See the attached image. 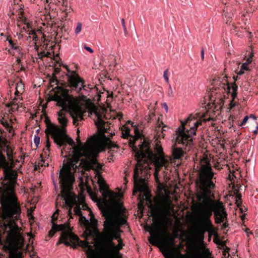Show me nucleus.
<instances>
[{"label":"nucleus","mask_w":258,"mask_h":258,"mask_svg":"<svg viewBox=\"0 0 258 258\" xmlns=\"http://www.w3.org/2000/svg\"><path fill=\"white\" fill-rule=\"evenodd\" d=\"M16 91L15 93V99H16V96H19V94L21 92L24 90V84L21 81H19L16 85Z\"/></svg>","instance_id":"20"},{"label":"nucleus","mask_w":258,"mask_h":258,"mask_svg":"<svg viewBox=\"0 0 258 258\" xmlns=\"http://www.w3.org/2000/svg\"><path fill=\"white\" fill-rule=\"evenodd\" d=\"M50 142L49 141L48 138H47V140H46V141L45 148L44 149L45 153H46V151H48V152L49 151V148H50Z\"/></svg>","instance_id":"34"},{"label":"nucleus","mask_w":258,"mask_h":258,"mask_svg":"<svg viewBox=\"0 0 258 258\" xmlns=\"http://www.w3.org/2000/svg\"><path fill=\"white\" fill-rule=\"evenodd\" d=\"M53 184H54V186H56V183L54 180H53Z\"/></svg>","instance_id":"53"},{"label":"nucleus","mask_w":258,"mask_h":258,"mask_svg":"<svg viewBox=\"0 0 258 258\" xmlns=\"http://www.w3.org/2000/svg\"><path fill=\"white\" fill-rule=\"evenodd\" d=\"M18 97H19V96H16V99H15V98L14 100L13 101V103L14 104H15V103L17 104L18 103H19V101L17 102Z\"/></svg>","instance_id":"45"},{"label":"nucleus","mask_w":258,"mask_h":258,"mask_svg":"<svg viewBox=\"0 0 258 258\" xmlns=\"http://www.w3.org/2000/svg\"><path fill=\"white\" fill-rule=\"evenodd\" d=\"M95 124L97 127L98 132L99 134V135H96L93 137H91L88 139L87 142L85 145H83L82 143L78 141V144L77 146L73 147L72 149V153H77V150H82L83 148L86 146H89V142L88 141L90 139L92 138H94L96 139H97L99 142L100 147V151H101V141H107L108 138L104 134L105 133L107 132V128H105L104 126L105 122L99 117L98 116L97 119L95 121Z\"/></svg>","instance_id":"11"},{"label":"nucleus","mask_w":258,"mask_h":258,"mask_svg":"<svg viewBox=\"0 0 258 258\" xmlns=\"http://www.w3.org/2000/svg\"><path fill=\"white\" fill-rule=\"evenodd\" d=\"M240 210H241V212H243V210L242 209V208H240Z\"/></svg>","instance_id":"57"},{"label":"nucleus","mask_w":258,"mask_h":258,"mask_svg":"<svg viewBox=\"0 0 258 258\" xmlns=\"http://www.w3.org/2000/svg\"><path fill=\"white\" fill-rule=\"evenodd\" d=\"M168 89H169V91H168V94H167L168 96L170 98L173 97L174 96V93H173V90L172 89L171 86L169 84V86H168Z\"/></svg>","instance_id":"31"},{"label":"nucleus","mask_w":258,"mask_h":258,"mask_svg":"<svg viewBox=\"0 0 258 258\" xmlns=\"http://www.w3.org/2000/svg\"><path fill=\"white\" fill-rule=\"evenodd\" d=\"M0 35H1V36H4V34H3V33H1V34H0Z\"/></svg>","instance_id":"55"},{"label":"nucleus","mask_w":258,"mask_h":258,"mask_svg":"<svg viewBox=\"0 0 258 258\" xmlns=\"http://www.w3.org/2000/svg\"><path fill=\"white\" fill-rule=\"evenodd\" d=\"M121 22L122 26L123 27L124 35L125 36H126L128 34V32H127V29H126V27L125 26V20H124V18L121 19Z\"/></svg>","instance_id":"28"},{"label":"nucleus","mask_w":258,"mask_h":258,"mask_svg":"<svg viewBox=\"0 0 258 258\" xmlns=\"http://www.w3.org/2000/svg\"><path fill=\"white\" fill-rule=\"evenodd\" d=\"M155 150L158 154H154L150 150L148 143L144 142L141 145L140 149L135 150V158L137 164L134 170V179L135 182V188L134 195L136 192L144 193L143 199L150 201V194L149 192L146 184L145 179L140 177V174H147L149 169L150 163L153 162L155 165V177L157 178V174L160 169L166 165L168 161L164 158L162 154V148L159 144H157Z\"/></svg>","instance_id":"3"},{"label":"nucleus","mask_w":258,"mask_h":258,"mask_svg":"<svg viewBox=\"0 0 258 258\" xmlns=\"http://www.w3.org/2000/svg\"><path fill=\"white\" fill-rule=\"evenodd\" d=\"M170 235H172L173 237H175V239L176 238H177L178 237V232H176L173 234H170Z\"/></svg>","instance_id":"43"},{"label":"nucleus","mask_w":258,"mask_h":258,"mask_svg":"<svg viewBox=\"0 0 258 258\" xmlns=\"http://www.w3.org/2000/svg\"><path fill=\"white\" fill-rule=\"evenodd\" d=\"M150 228V227H148V229H147V231H149V229Z\"/></svg>","instance_id":"56"},{"label":"nucleus","mask_w":258,"mask_h":258,"mask_svg":"<svg viewBox=\"0 0 258 258\" xmlns=\"http://www.w3.org/2000/svg\"><path fill=\"white\" fill-rule=\"evenodd\" d=\"M249 117H250V118H253L254 120H256V117H255L254 115H253V114H251V115H250V116H249Z\"/></svg>","instance_id":"49"},{"label":"nucleus","mask_w":258,"mask_h":258,"mask_svg":"<svg viewBox=\"0 0 258 258\" xmlns=\"http://www.w3.org/2000/svg\"><path fill=\"white\" fill-rule=\"evenodd\" d=\"M130 129L126 126H124L122 127V137L123 138H127L129 136H130Z\"/></svg>","instance_id":"25"},{"label":"nucleus","mask_w":258,"mask_h":258,"mask_svg":"<svg viewBox=\"0 0 258 258\" xmlns=\"http://www.w3.org/2000/svg\"><path fill=\"white\" fill-rule=\"evenodd\" d=\"M228 11V10L227 8H226V10H224V14L223 15L225 17H228L229 18H231L232 14L231 13H229Z\"/></svg>","instance_id":"36"},{"label":"nucleus","mask_w":258,"mask_h":258,"mask_svg":"<svg viewBox=\"0 0 258 258\" xmlns=\"http://www.w3.org/2000/svg\"><path fill=\"white\" fill-rule=\"evenodd\" d=\"M88 142L89 146L84 147L81 150H77V153H72V158L63 164L62 167L68 165L70 167L69 171L74 176V173L78 167L77 164L80 160V165H82L84 169L94 170L96 175L98 177V182L100 190L103 191L106 195L112 194V192L106 189L105 181L101 176L102 165L95 159V156L100 152L99 142L97 139L92 138L89 140Z\"/></svg>","instance_id":"5"},{"label":"nucleus","mask_w":258,"mask_h":258,"mask_svg":"<svg viewBox=\"0 0 258 258\" xmlns=\"http://www.w3.org/2000/svg\"><path fill=\"white\" fill-rule=\"evenodd\" d=\"M58 89L61 94H55L53 99L57 102L58 106L62 107L57 112L58 120L62 127L59 128L55 124L49 122L47 124L46 132L51 135L54 143L60 148L66 145V142H68L72 146L74 144L73 140L69 138L66 134L65 127L67 125L68 119L66 117L65 111L71 112L74 123L79 119L83 118V112L82 109L75 104L73 97L68 94L67 89L61 87H58Z\"/></svg>","instance_id":"4"},{"label":"nucleus","mask_w":258,"mask_h":258,"mask_svg":"<svg viewBox=\"0 0 258 258\" xmlns=\"http://www.w3.org/2000/svg\"><path fill=\"white\" fill-rule=\"evenodd\" d=\"M234 106V104H232L231 103V107H233Z\"/></svg>","instance_id":"54"},{"label":"nucleus","mask_w":258,"mask_h":258,"mask_svg":"<svg viewBox=\"0 0 258 258\" xmlns=\"http://www.w3.org/2000/svg\"><path fill=\"white\" fill-rule=\"evenodd\" d=\"M161 204L163 212L165 214L170 215L171 212L173 211L174 209L172 202L168 197L162 199L161 201Z\"/></svg>","instance_id":"18"},{"label":"nucleus","mask_w":258,"mask_h":258,"mask_svg":"<svg viewBox=\"0 0 258 258\" xmlns=\"http://www.w3.org/2000/svg\"><path fill=\"white\" fill-rule=\"evenodd\" d=\"M2 124L4 126L8 127L10 126V123L7 121H2Z\"/></svg>","instance_id":"42"},{"label":"nucleus","mask_w":258,"mask_h":258,"mask_svg":"<svg viewBox=\"0 0 258 258\" xmlns=\"http://www.w3.org/2000/svg\"><path fill=\"white\" fill-rule=\"evenodd\" d=\"M2 205L5 214L8 217L18 219L21 213V209L13 190L9 192L8 198L3 201Z\"/></svg>","instance_id":"10"},{"label":"nucleus","mask_w":258,"mask_h":258,"mask_svg":"<svg viewBox=\"0 0 258 258\" xmlns=\"http://www.w3.org/2000/svg\"><path fill=\"white\" fill-rule=\"evenodd\" d=\"M257 131H258V125L256 126V128L254 130H253L252 132L254 134L256 135V134H257V133H258Z\"/></svg>","instance_id":"44"},{"label":"nucleus","mask_w":258,"mask_h":258,"mask_svg":"<svg viewBox=\"0 0 258 258\" xmlns=\"http://www.w3.org/2000/svg\"><path fill=\"white\" fill-rule=\"evenodd\" d=\"M235 202L237 206H240L241 204V196L238 195L235 197Z\"/></svg>","instance_id":"35"},{"label":"nucleus","mask_w":258,"mask_h":258,"mask_svg":"<svg viewBox=\"0 0 258 258\" xmlns=\"http://www.w3.org/2000/svg\"><path fill=\"white\" fill-rule=\"evenodd\" d=\"M222 229H225V228H226L228 227V224L227 223V220L226 221H224V222H222Z\"/></svg>","instance_id":"37"},{"label":"nucleus","mask_w":258,"mask_h":258,"mask_svg":"<svg viewBox=\"0 0 258 258\" xmlns=\"http://www.w3.org/2000/svg\"><path fill=\"white\" fill-rule=\"evenodd\" d=\"M63 67L67 70L66 76L68 78V81L71 87L77 92H79L82 90H84L88 93L93 88V86L90 84L85 85L84 84V81L80 78L76 71H71L67 65H63Z\"/></svg>","instance_id":"12"},{"label":"nucleus","mask_w":258,"mask_h":258,"mask_svg":"<svg viewBox=\"0 0 258 258\" xmlns=\"http://www.w3.org/2000/svg\"><path fill=\"white\" fill-rule=\"evenodd\" d=\"M82 30V24L80 22L77 23V27L75 30L76 34H78L80 33Z\"/></svg>","instance_id":"30"},{"label":"nucleus","mask_w":258,"mask_h":258,"mask_svg":"<svg viewBox=\"0 0 258 258\" xmlns=\"http://www.w3.org/2000/svg\"><path fill=\"white\" fill-rule=\"evenodd\" d=\"M195 214L196 219L200 222L198 225L199 238L197 241L200 244H203L204 234L206 232L208 231L206 230L208 229L209 225L206 222V217L201 214V212L198 209H195Z\"/></svg>","instance_id":"14"},{"label":"nucleus","mask_w":258,"mask_h":258,"mask_svg":"<svg viewBox=\"0 0 258 258\" xmlns=\"http://www.w3.org/2000/svg\"><path fill=\"white\" fill-rule=\"evenodd\" d=\"M102 212L105 220L103 230L99 236V251L98 252L89 245L86 254L88 258H122L123 254L119 251L124 245L120 238L121 226L125 224L126 220L123 217L116 215L113 210L108 207L102 209Z\"/></svg>","instance_id":"2"},{"label":"nucleus","mask_w":258,"mask_h":258,"mask_svg":"<svg viewBox=\"0 0 258 258\" xmlns=\"http://www.w3.org/2000/svg\"><path fill=\"white\" fill-rule=\"evenodd\" d=\"M68 165L61 167L59 171L58 178L61 183V197L64 200L66 206L68 209L69 215L72 217V208L76 206L74 208L75 214L82 218H85L82 215L80 205L83 204L84 209L88 208L87 206L84 204V197L81 196L80 198L77 197L71 190L73 184L75 181V176L69 171Z\"/></svg>","instance_id":"6"},{"label":"nucleus","mask_w":258,"mask_h":258,"mask_svg":"<svg viewBox=\"0 0 258 258\" xmlns=\"http://www.w3.org/2000/svg\"><path fill=\"white\" fill-rule=\"evenodd\" d=\"M245 62H247V64L249 66L253 60V52L252 50L249 52L247 54V56H245Z\"/></svg>","instance_id":"26"},{"label":"nucleus","mask_w":258,"mask_h":258,"mask_svg":"<svg viewBox=\"0 0 258 258\" xmlns=\"http://www.w3.org/2000/svg\"><path fill=\"white\" fill-rule=\"evenodd\" d=\"M41 162L43 163V164L42 163L41 164L40 163H39V165H41V166H46L48 165V162H45V161L44 159H43L42 158L41 159Z\"/></svg>","instance_id":"38"},{"label":"nucleus","mask_w":258,"mask_h":258,"mask_svg":"<svg viewBox=\"0 0 258 258\" xmlns=\"http://www.w3.org/2000/svg\"><path fill=\"white\" fill-rule=\"evenodd\" d=\"M17 36L19 39H21L23 37V35L21 33H17Z\"/></svg>","instance_id":"46"},{"label":"nucleus","mask_w":258,"mask_h":258,"mask_svg":"<svg viewBox=\"0 0 258 258\" xmlns=\"http://www.w3.org/2000/svg\"><path fill=\"white\" fill-rule=\"evenodd\" d=\"M183 155V151L181 148H174L172 150V155L174 159H179Z\"/></svg>","instance_id":"21"},{"label":"nucleus","mask_w":258,"mask_h":258,"mask_svg":"<svg viewBox=\"0 0 258 258\" xmlns=\"http://www.w3.org/2000/svg\"><path fill=\"white\" fill-rule=\"evenodd\" d=\"M84 48L87 51H88V52H89L90 53L93 52V50L91 47H90L89 46H87L85 45V47H84Z\"/></svg>","instance_id":"41"},{"label":"nucleus","mask_w":258,"mask_h":258,"mask_svg":"<svg viewBox=\"0 0 258 258\" xmlns=\"http://www.w3.org/2000/svg\"><path fill=\"white\" fill-rule=\"evenodd\" d=\"M245 217V215H242L241 216V218L242 219H243Z\"/></svg>","instance_id":"50"},{"label":"nucleus","mask_w":258,"mask_h":258,"mask_svg":"<svg viewBox=\"0 0 258 258\" xmlns=\"http://www.w3.org/2000/svg\"><path fill=\"white\" fill-rule=\"evenodd\" d=\"M208 220H206V222L207 224L209 225V227L208 230V232L209 235V237H210L212 235H216V232L215 231V229L214 228L213 225L211 221H208Z\"/></svg>","instance_id":"23"},{"label":"nucleus","mask_w":258,"mask_h":258,"mask_svg":"<svg viewBox=\"0 0 258 258\" xmlns=\"http://www.w3.org/2000/svg\"><path fill=\"white\" fill-rule=\"evenodd\" d=\"M6 41L9 42L10 47L9 50V53H13L16 56L17 62L20 63L21 59L25 56L22 48L19 46L17 42H15L11 39H9L8 36L7 37Z\"/></svg>","instance_id":"16"},{"label":"nucleus","mask_w":258,"mask_h":258,"mask_svg":"<svg viewBox=\"0 0 258 258\" xmlns=\"http://www.w3.org/2000/svg\"><path fill=\"white\" fill-rule=\"evenodd\" d=\"M127 123H130L133 127H134V130H135V132L136 136H137V137L139 136L140 132H139V131L138 130V126H137V125L136 124H135L134 122H133L131 121H130V120H128L127 121Z\"/></svg>","instance_id":"27"},{"label":"nucleus","mask_w":258,"mask_h":258,"mask_svg":"<svg viewBox=\"0 0 258 258\" xmlns=\"http://www.w3.org/2000/svg\"><path fill=\"white\" fill-rule=\"evenodd\" d=\"M157 225L165 232L167 237L164 240H162L160 238L161 232H151V236L149 238V242L153 245L158 246L162 251L165 258H176V249L174 246L175 237L170 235L169 233L166 232L167 227L164 220H160L157 223Z\"/></svg>","instance_id":"8"},{"label":"nucleus","mask_w":258,"mask_h":258,"mask_svg":"<svg viewBox=\"0 0 258 258\" xmlns=\"http://www.w3.org/2000/svg\"><path fill=\"white\" fill-rule=\"evenodd\" d=\"M163 78L165 81V82L169 84V77H168V70H166L165 71H164V73H163Z\"/></svg>","instance_id":"32"},{"label":"nucleus","mask_w":258,"mask_h":258,"mask_svg":"<svg viewBox=\"0 0 258 258\" xmlns=\"http://www.w3.org/2000/svg\"><path fill=\"white\" fill-rule=\"evenodd\" d=\"M39 129H38V130H37V131H36V132H39Z\"/></svg>","instance_id":"59"},{"label":"nucleus","mask_w":258,"mask_h":258,"mask_svg":"<svg viewBox=\"0 0 258 258\" xmlns=\"http://www.w3.org/2000/svg\"><path fill=\"white\" fill-rule=\"evenodd\" d=\"M33 141L35 146L38 147L40 143V137L37 135H35Z\"/></svg>","instance_id":"29"},{"label":"nucleus","mask_w":258,"mask_h":258,"mask_svg":"<svg viewBox=\"0 0 258 258\" xmlns=\"http://www.w3.org/2000/svg\"><path fill=\"white\" fill-rule=\"evenodd\" d=\"M89 112L91 114L94 113L97 116H98V113L97 111V108L94 105L90 107V108L89 109Z\"/></svg>","instance_id":"33"},{"label":"nucleus","mask_w":258,"mask_h":258,"mask_svg":"<svg viewBox=\"0 0 258 258\" xmlns=\"http://www.w3.org/2000/svg\"><path fill=\"white\" fill-rule=\"evenodd\" d=\"M11 258H20V257L17 256L16 254H12L11 255Z\"/></svg>","instance_id":"48"},{"label":"nucleus","mask_w":258,"mask_h":258,"mask_svg":"<svg viewBox=\"0 0 258 258\" xmlns=\"http://www.w3.org/2000/svg\"><path fill=\"white\" fill-rule=\"evenodd\" d=\"M0 166L4 169L6 177L10 180L11 184H15L17 178V173L12 169V164L8 162L5 156L2 154H0Z\"/></svg>","instance_id":"13"},{"label":"nucleus","mask_w":258,"mask_h":258,"mask_svg":"<svg viewBox=\"0 0 258 258\" xmlns=\"http://www.w3.org/2000/svg\"><path fill=\"white\" fill-rule=\"evenodd\" d=\"M54 214L52 216L51 223L52 228L49 231V235L52 236L56 231H61V234L57 244L62 243L66 245H71L72 242H77L79 240V238L74 234L68 223L63 224H57L53 222Z\"/></svg>","instance_id":"9"},{"label":"nucleus","mask_w":258,"mask_h":258,"mask_svg":"<svg viewBox=\"0 0 258 258\" xmlns=\"http://www.w3.org/2000/svg\"><path fill=\"white\" fill-rule=\"evenodd\" d=\"M162 107L166 112L168 111V107L166 103H163L162 104Z\"/></svg>","instance_id":"40"},{"label":"nucleus","mask_w":258,"mask_h":258,"mask_svg":"<svg viewBox=\"0 0 258 258\" xmlns=\"http://www.w3.org/2000/svg\"><path fill=\"white\" fill-rule=\"evenodd\" d=\"M237 89L238 87L234 83L232 84L230 86L229 85L228 86V89L229 91H230L231 90H232L231 96L233 100H234L237 96Z\"/></svg>","instance_id":"22"},{"label":"nucleus","mask_w":258,"mask_h":258,"mask_svg":"<svg viewBox=\"0 0 258 258\" xmlns=\"http://www.w3.org/2000/svg\"><path fill=\"white\" fill-rule=\"evenodd\" d=\"M92 199L93 200V201H95V199L93 197H92Z\"/></svg>","instance_id":"58"},{"label":"nucleus","mask_w":258,"mask_h":258,"mask_svg":"<svg viewBox=\"0 0 258 258\" xmlns=\"http://www.w3.org/2000/svg\"><path fill=\"white\" fill-rule=\"evenodd\" d=\"M249 117L248 116H245L244 118L243 119V120L241 124H240V126H242L243 124L245 123L247 120L248 119Z\"/></svg>","instance_id":"39"},{"label":"nucleus","mask_w":258,"mask_h":258,"mask_svg":"<svg viewBox=\"0 0 258 258\" xmlns=\"http://www.w3.org/2000/svg\"><path fill=\"white\" fill-rule=\"evenodd\" d=\"M200 166L196 181L200 189L198 194L199 203L195 205V209L205 216L208 221H211L210 218L213 213L215 223L221 224L227 220V214L223 203L215 199L212 192L215 187L214 173L207 158L201 160Z\"/></svg>","instance_id":"1"},{"label":"nucleus","mask_w":258,"mask_h":258,"mask_svg":"<svg viewBox=\"0 0 258 258\" xmlns=\"http://www.w3.org/2000/svg\"><path fill=\"white\" fill-rule=\"evenodd\" d=\"M21 228L15 224L11 223L8 233V239L14 244H19L23 242V237L21 233Z\"/></svg>","instance_id":"15"},{"label":"nucleus","mask_w":258,"mask_h":258,"mask_svg":"<svg viewBox=\"0 0 258 258\" xmlns=\"http://www.w3.org/2000/svg\"><path fill=\"white\" fill-rule=\"evenodd\" d=\"M249 70V66L247 62H244L241 66L240 70L237 73V75H241L244 73L245 71Z\"/></svg>","instance_id":"24"},{"label":"nucleus","mask_w":258,"mask_h":258,"mask_svg":"<svg viewBox=\"0 0 258 258\" xmlns=\"http://www.w3.org/2000/svg\"><path fill=\"white\" fill-rule=\"evenodd\" d=\"M201 245L199 250L194 253V257L195 258H213L209 249L206 248L203 245V244Z\"/></svg>","instance_id":"19"},{"label":"nucleus","mask_w":258,"mask_h":258,"mask_svg":"<svg viewBox=\"0 0 258 258\" xmlns=\"http://www.w3.org/2000/svg\"><path fill=\"white\" fill-rule=\"evenodd\" d=\"M41 33L42 32L40 30H37V31L31 30L27 31L28 36L27 37L26 40L29 42H32L33 47L36 51H37L38 49L36 45V42L38 39L37 35L41 34Z\"/></svg>","instance_id":"17"},{"label":"nucleus","mask_w":258,"mask_h":258,"mask_svg":"<svg viewBox=\"0 0 258 258\" xmlns=\"http://www.w3.org/2000/svg\"><path fill=\"white\" fill-rule=\"evenodd\" d=\"M138 206H139V208H141L142 207V204H139Z\"/></svg>","instance_id":"52"},{"label":"nucleus","mask_w":258,"mask_h":258,"mask_svg":"<svg viewBox=\"0 0 258 258\" xmlns=\"http://www.w3.org/2000/svg\"><path fill=\"white\" fill-rule=\"evenodd\" d=\"M210 119H197V114H190L185 120L181 121V125L176 128L175 141L181 144L185 149L189 150L193 145L194 136L196 134L198 127L202 124V121Z\"/></svg>","instance_id":"7"},{"label":"nucleus","mask_w":258,"mask_h":258,"mask_svg":"<svg viewBox=\"0 0 258 258\" xmlns=\"http://www.w3.org/2000/svg\"><path fill=\"white\" fill-rule=\"evenodd\" d=\"M110 135H111V136H112L115 135V133H111Z\"/></svg>","instance_id":"51"},{"label":"nucleus","mask_w":258,"mask_h":258,"mask_svg":"<svg viewBox=\"0 0 258 258\" xmlns=\"http://www.w3.org/2000/svg\"><path fill=\"white\" fill-rule=\"evenodd\" d=\"M201 57L202 59H204V50L203 49H202L201 50Z\"/></svg>","instance_id":"47"}]
</instances>
